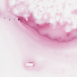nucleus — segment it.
Masks as SVG:
<instances>
[{
  "instance_id": "f257e3e1",
  "label": "nucleus",
  "mask_w": 77,
  "mask_h": 77,
  "mask_svg": "<svg viewBox=\"0 0 77 77\" xmlns=\"http://www.w3.org/2000/svg\"><path fill=\"white\" fill-rule=\"evenodd\" d=\"M18 20H20V19H18Z\"/></svg>"
}]
</instances>
